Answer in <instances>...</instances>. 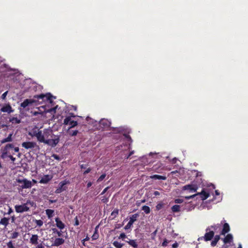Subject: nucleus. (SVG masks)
I'll use <instances>...</instances> for the list:
<instances>
[{"mask_svg":"<svg viewBox=\"0 0 248 248\" xmlns=\"http://www.w3.org/2000/svg\"><path fill=\"white\" fill-rule=\"evenodd\" d=\"M29 134L32 137H36L39 142L44 143L52 147H55L60 141L59 136H55V138L51 139V140H45L42 130L37 126L33 127Z\"/></svg>","mask_w":248,"mask_h":248,"instance_id":"1","label":"nucleus"},{"mask_svg":"<svg viewBox=\"0 0 248 248\" xmlns=\"http://www.w3.org/2000/svg\"><path fill=\"white\" fill-rule=\"evenodd\" d=\"M16 182L18 184H21L19 185V186L22 189L30 188L32 186L31 182L26 178L16 179Z\"/></svg>","mask_w":248,"mask_h":248,"instance_id":"2","label":"nucleus"},{"mask_svg":"<svg viewBox=\"0 0 248 248\" xmlns=\"http://www.w3.org/2000/svg\"><path fill=\"white\" fill-rule=\"evenodd\" d=\"M206 233L203 236L200 237L198 240H203L205 241H209L211 240L214 236L215 232L213 230H210V228H207L205 230Z\"/></svg>","mask_w":248,"mask_h":248,"instance_id":"3","label":"nucleus"},{"mask_svg":"<svg viewBox=\"0 0 248 248\" xmlns=\"http://www.w3.org/2000/svg\"><path fill=\"white\" fill-rule=\"evenodd\" d=\"M28 204H31L30 200L27 201L26 203L22 205H16L15 206L16 212L21 213L24 212H28L30 210V208L27 206Z\"/></svg>","mask_w":248,"mask_h":248,"instance_id":"4","label":"nucleus"},{"mask_svg":"<svg viewBox=\"0 0 248 248\" xmlns=\"http://www.w3.org/2000/svg\"><path fill=\"white\" fill-rule=\"evenodd\" d=\"M53 96L51 95V93H48L46 94H40L39 95H36L34 96V98H36L38 100L41 99L42 101H44L45 100L47 101H49L50 103L52 102V98ZM55 98V97H54Z\"/></svg>","mask_w":248,"mask_h":248,"instance_id":"5","label":"nucleus"},{"mask_svg":"<svg viewBox=\"0 0 248 248\" xmlns=\"http://www.w3.org/2000/svg\"><path fill=\"white\" fill-rule=\"evenodd\" d=\"M43 135L45 140H51V139H49V137H50L52 139L55 138V136L53 134V131L50 128H46L44 129L43 132Z\"/></svg>","mask_w":248,"mask_h":248,"instance_id":"6","label":"nucleus"},{"mask_svg":"<svg viewBox=\"0 0 248 248\" xmlns=\"http://www.w3.org/2000/svg\"><path fill=\"white\" fill-rule=\"evenodd\" d=\"M14 148V145L11 143L7 144L3 148H2V153L1 155V157L3 159L6 157L8 153V150L10 149H13Z\"/></svg>","mask_w":248,"mask_h":248,"instance_id":"7","label":"nucleus"},{"mask_svg":"<svg viewBox=\"0 0 248 248\" xmlns=\"http://www.w3.org/2000/svg\"><path fill=\"white\" fill-rule=\"evenodd\" d=\"M63 124L64 125H70L69 129L73 128L78 125L77 121L72 120L70 116H67L64 119Z\"/></svg>","mask_w":248,"mask_h":248,"instance_id":"8","label":"nucleus"},{"mask_svg":"<svg viewBox=\"0 0 248 248\" xmlns=\"http://www.w3.org/2000/svg\"><path fill=\"white\" fill-rule=\"evenodd\" d=\"M139 215L138 214H135L132 215V216L130 217V220L128 223L125 226L124 229L128 230L130 229L133 223L137 220V218L139 217Z\"/></svg>","mask_w":248,"mask_h":248,"instance_id":"9","label":"nucleus"},{"mask_svg":"<svg viewBox=\"0 0 248 248\" xmlns=\"http://www.w3.org/2000/svg\"><path fill=\"white\" fill-rule=\"evenodd\" d=\"M111 123L107 119H102L99 121L100 129L102 130L108 128L110 125Z\"/></svg>","mask_w":248,"mask_h":248,"instance_id":"10","label":"nucleus"},{"mask_svg":"<svg viewBox=\"0 0 248 248\" xmlns=\"http://www.w3.org/2000/svg\"><path fill=\"white\" fill-rule=\"evenodd\" d=\"M0 111L10 114L14 111V109L12 108L10 104H6L1 108Z\"/></svg>","mask_w":248,"mask_h":248,"instance_id":"11","label":"nucleus"},{"mask_svg":"<svg viewBox=\"0 0 248 248\" xmlns=\"http://www.w3.org/2000/svg\"><path fill=\"white\" fill-rule=\"evenodd\" d=\"M36 146L37 144L34 142L27 141L22 143V146L26 149L33 148Z\"/></svg>","mask_w":248,"mask_h":248,"instance_id":"12","label":"nucleus"},{"mask_svg":"<svg viewBox=\"0 0 248 248\" xmlns=\"http://www.w3.org/2000/svg\"><path fill=\"white\" fill-rule=\"evenodd\" d=\"M198 187L196 185L193 184H189L185 185L183 186V190H188L190 192H195L197 191Z\"/></svg>","mask_w":248,"mask_h":248,"instance_id":"13","label":"nucleus"},{"mask_svg":"<svg viewBox=\"0 0 248 248\" xmlns=\"http://www.w3.org/2000/svg\"><path fill=\"white\" fill-rule=\"evenodd\" d=\"M53 177L51 175H45L39 181V183L41 184H47L52 179Z\"/></svg>","mask_w":248,"mask_h":248,"instance_id":"14","label":"nucleus"},{"mask_svg":"<svg viewBox=\"0 0 248 248\" xmlns=\"http://www.w3.org/2000/svg\"><path fill=\"white\" fill-rule=\"evenodd\" d=\"M64 239L62 238H56L52 243V246L59 247L64 243Z\"/></svg>","mask_w":248,"mask_h":248,"instance_id":"15","label":"nucleus"},{"mask_svg":"<svg viewBox=\"0 0 248 248\" xmlns=\"http://www.w3.org/2000/svg\"><path fill=\"white\" fill-rule=\"evenodd\" d=\"M230 231V227L228 223H224L223 225V228L220 232V235H225Z\"/></svg>","mask_w":248,"mask_h":248,"instance_id":"16","label":"nucleus"},{"mask_svg":"<svg viewBox=\"0 0 248 248\" xmlns=\"http://www.w3.org/2000/svg\"><path fill=\"white\" fill-rule=\"evenodd\" d=\"M34 102H35V100L33 99H26L22 103H21L20 106L24 108L29 105L32 104Z\"/></svg>","mask_w":248,"mask_h":248,"instance_id":"17","label":"nucleus"},{"mask_svg":"<svg viewBox=\"0 0 248 248\" xmlns=\"http://www.w3.org/2000/svg\"><path fill=\"white\" fill-rule=\"evenodd\" d=\"M57 227L61 230L63 229L65 227L64 224L60 219L59 217L55 218Z\"/></svg>","mask_w":248,"mask_h":248,"instance_id":"18","label":"nucleus"},{"mask_svg":"<svg viewBox=\"0 0 248 248\" xmlns=\"http://www.w3.org/2000/svg\"><path fill=\"white\" fill-rule=\"evenodd\" d=\"M198 194H199L198 196H200L202 200L207 199L210 195L208 193L205 192L204 190H202L201 192L198 193Z\"/></svg>","mask_w":248,"mask_h":248,"instance_id":"19","label":"nucleus"},{"mask_svg":"<svg viewBox=\"0 0 248 248\" xmlns=\"http://www.w3.org/2000/svg\"><path fill=\"white\" fill-rule=\"evenodd\" d=\"M223 224L222 221L221 222L220 224H214L213 225L209 226L207 228H210V230H213V231H214L215 232H217V231L220 230L221 224Z\"/></svg>","mask_w":248,"mask_h":248,"instance_id":"20","label":"nucleus"},{"mask_svg":"<svg viewBox=\"0 0 248 248\" xmlns=\"http://www.w3.org/2000/svg\"><path fill=\"white\" fill-rule=\"evenodd\" d=\"M233 240L232 235L231 233L228 234L223 239V242L225 244L230 243Z\"/></svg>","mask_w":248,"mask_h":248,"instance_id":"21","label":"nucleus"},{"mask_svg":"<svg viewBox=\"0 0 248 248\" xmlns=\"http://www.w3.org/2000/svg\"><path fill=\"white\" fill-rule=\"evenodd\" d=\"M125 242L128 243L130 246L133 248H138V244L136 239H129L128 241H125Z\"/></svg>","mask_w":248,"mask_h":248,"instance_id":"22","label":"nucleus"},{"mask_svg":"<svg viewBox=\"0 0 248 248\" xmlns=\"http://www.w3.org/2000/svg\"><path fill=\"white\" fill-rule=\"evenodd\" d=\"M38 236L37 234L32 235L30 238V243L33 245H36L38 244Z\"/></svg>","mask_w":248,"mask_h":248,"instance_id":"23","label":"nucleus"},{"mask_svg":"<svg viewBox=\"0 0 248 248\" xmlns=\"http://www.w3.org/2000/svg\"><path fill=\"white\" fill-rule=\"evenodd\" d=\"M12 136H13V134L12 133L10 134L7 138L3 139L2 140H1L0 143L1 144H3L6 142L12 141V140H13Z\"/></svg>","mask_w":248,"mask_h":248,"instance_id":"24","label":"nucleus"},{"mask_svg":"<svg viewBox=\"0 0 248 248\" xmlns=\"http://www.w3.org/2000/svg\"><path fill=\"white\" fill-rule=\"evenodd\" d=\"M150 178L152 179H155V180L158 179V180H165L167 179V177L165 176H162V175H157V174H155V175H152L150 176Z\"/></svg>","mask_w":248,"mask_h":248,"instance_id":"25","label":"nucleus"},{"mask_svg":"<svg viewBox=\"0 0 248 248\" xmlns=\"http://www.w3.org/2000/svg\"><path fill=\"white\" fill-rule=\"evenodd\" d=\"M220 239V235H216L214 237V240L211 242V245L212 247H215Z\"/></svg>","mask_w":248,"mask_h":248,"instance_id":"26","label":"nucleus"},{"mask_svg":"<svg viewBox=\"0 0 248 248\" xmlns=\"http://www.w3.org/2000/svg\"><path fill=\"white\" fill-rule=\"evenodd\" d=\"M9 218L3 217L0 220V224L4 225L6 227L9 224Z\"/></svg>","mask_w":248,"mask_h":248,"instance_id":"27","label":"nucleus"},{"mask_svg":"<svg viewBox=\"0 0 248 248\" xmlns=\"http://www.w3.org/2000/svg\"><path fill=\"white\" fill-rule=\"evenodd\" d=\"M54 212V210L52 209H46V213L48 218H50L53 216Z\"/></svg>","mask_w":248,"mask_h":248,"instance_id":"28","label":"nucleus"},{"mask_svg":"<svg viewBox=\"0 0 248 248\" xmlns=\"http://www.w3.org/2000/svg\"><path fill=\"white\" fill-rule=\"evenodd\" d=\"M9 121L12 124H18L21 123V120L17 117H12L10 119Z\"/></svg>","mask_w":248,"mask_h":248,"instance_id":"29","label":"nucleus"},{"mask_svg":"<svg viewBox=\"0 0 248 248\" xmlns=\"http://www.w3.org/2000/svg\"><path fill=\"white\" fill-rule=\"evenodd\" d=\"M113 245L116 248H122V247L124 246V244L123 243H120L119 242L117 241H115L112 243Z\"/></svg>","mask_w":248,"mask_h":248,"instance_id":"30","label":"nucleus"},{"mask_svg":"<svg viewBox=\"0 0 248 248\" xmlns=\"http://www.w3.org/2000/svg\"><path fill=\"white\" fill-rule=\"evenodd\" d=\"M171 210L173 212H178L180 211V206L179 205H174L172 206Z\"/></svg>","mask_w":248,"mask_h":248,"instance_id":"31","label":"nucleus"},{"mask_svg":"<svg viewBox=\"0 0 248 248\" xmlns=\"http://www.w3.org/2000/svg\"><path fill=\"white\" fill-rule=\"evenodd\" d=\"M142 210H143L146 214H149L151 212L150 207L147 205L143 206L142 207Z\"/></svg>","mask_w":248,"mask_h":248,"instance_id":"32","label":"nucleus"},{"mask_svg":"<svg viewBox=\"0 0 248 248\" xmlns=\"http://www.w3.org/2000/svg\"><path fill=\"white\" fill-rule=\"evenodd\" d=\"M119 213V210L118 209H114L111 213V215L113 217V218L116 217Z\"/></svg>","mask_w":248,"mask_h":248,"instance_id":"33","label":"nucleus"},{"mask_svg":"<svg viewBox=\"0 0 248 248\" xmlns=\"http://www.w3.org/2000/svg\"><path fill=\"white\" fill-rule=\"evenodd\" d=\"M19 235V233L17 232H14L11 234V238L12 239H16Z\"/></svg>","mask_w":248,"mask_h":248,"instance_id":"34","label":"nucleus"},{"mask_svg":"<svg viewBox=\"0 0 248 248\" xmlns=\"http://www.w3.org/2000/svg\"><path fill=\"white\" fill-rule=\"evenodd\" d=\"M34 222L37 224V225L39 227L42 226L43 224V221L41 219H39V220L36 219V220H35Z\"/></svg>","mask_w":248,"mask_h":248,"instance_id":"35","label":"nucleus"},{"mask_svg":"<svg viewBox=\"0 0 248 248\" xmlns=\"http://www.w3.org/2000/svg\"><path fill=\"white\" fill-rule=\"evenodd\" d=\"M7 248H16L12 241H10L7 243Z\"/></svg>","mask_w":248,"mask_h":248,"instance_id":"36","label":"nucleus"},{"mask_svg":"<svg viewBox=\"0 0 248 248\" xmlns=\"http://www.w3.org/2000/svg\"><path fill=\"white\" fill-rule=\"evenodd\" d=\"M106 174L105 173L102 174L97 179V182H100L102 181L106 177Z\"/></svg>","mask_w":248,"mask_h":248,"instance_id":"37","label":"nucleus"},{"mask_svg":"<svg viewBox=\"0 0 248 248\" xmlns=\"http://www.w3.org/2000/svg\"><path fill=\"white\" fill-rule=\"evenodd\" d=\"M164 204L163 203H159L156 205V209L157 210H160L163 206Z\"/></svg>","mask_w":248,"mask_h":248,"instance_id":"38","label":"nucleus"},{"mask_svg":"<svg viewBox=\"0 0 248 248\" xmlns=\"http://www.w3.org/2000/svg\"><path fill=\"white\" fill-rule=\"evenodd\" d=\"M78 133V130H74V131H70L69 132V134L71 136H76Z\"/></svg>","mask_w":248,"mask_h":248,"instance_id":"39","label":"nucleus"},{"mask_svg":"<svg viewBox=\"0 0 248 248\" xmlns=\"http://www.w3.org/2000/svg\"><path fill=\"white\" fill-rule=\"evenodd\" d=\"M53 231V232H56L57 234H58V236L60 237L62 236V232L61 231H58L56 229H52Z\"/></svg>","mask_w":248,"mask_h":248,"instance_id":"40","label":"nucleus"},{"mask_svg":"<svg viewBox=\"0 0 248 248\" xmlns=\"http://www.w3.org/2000/svg\"><path fill=\"white\" fill-rule=\"evenodd\" d=\"M66 184V183L65 182V181H62L60 183L59 185V187L61 188V189H64L63 188V186L64 185H65Z\"/></svg>","mask_w":248,"mask_h":248,"instance_id":"41","label":"nucleus"},{"mask_svg":"<svg viewBox=\"0 0 248 248\" xmlns=\"http://www.w3.org/2000/svg\"><path fill=\"white\" fill-rule=\"evenodd\" d=\"M74 220H75L74 226H78V225H79V220H78V217L77 216H76L75 217Z\"/></svg>","mask_w":248,"mask_h":248,"instance_id":"42","label":"nucleus"},{"mask_svg":"<svg viewBox=\"0 0 248 248\" xmlns=\"http://www.w3.org/2000/svg\"><path fill=\"white\" fill-rule=\"evenodd\" d=\"M199 195V194L196 193L195 194H194V195H191V196H186L185 197V198L187 200H189V199H192V198H194L195 197L198 196Z\"/></svg>","mask_w":248,"mask_h":248,"instance_id":"43","label":"nucleus"},{"mask_svg":"<svg viewBox=\"0 0 248 248\" xmlns=\"http://www.w3.org/2000/svg\"><path fill=\"white\" fill-rule=\"evenodd\" d=\"M126 237V236L124 232H122L119 235V239H122L123 240H124Z\"/></svg>","mask_w":248,"mask_h":248,"instance_id":"44","label":"nucleus"},{"mask_svg":"<svg viewBox=\"0 0 248 248\" xmlns=\"http://www.w3.org/2000/svg\"><path fill=\"white\" fill-rule=\"evenodd\" d=\"M184 200L182 199H176L175 200L174 202L176 203H181Z\"/></svg>","mask_w":248,"mask_h":248,"instance_id":"45","label":"nucleus"},{"mask_svg":"<svg viewBox=\"0 0 248 248\" xmlns=\"http://www.w3.org/2000/svg\"><path fill=\"white\" fill-rule=\"evenodd\" d=\"M65 189H61L60 188H57L56 191H55V193H57V194H59L60 193H61L62 191L65 190Z\"/></svg>","mask_w":248,"mask_h":248,"instance_id":"46","label":"nucleus"},{"mask_svg":"<svg viewBox=\"0 0 248 248\" xmlns=\"http://www.w3.org/2000/svg\"><path fill=\"white\" fill-rule=\"evenodd\" d=\"M169 242L167 241V239H165L163 243H162V246L163 247H166L168 244Z\"/></svg>","mask_w":248,"mask_h":248,"instance_id":"47","label":"nucleus"},{"mask_svg":"<svg viewBox=\"0 0 248 248\" xmlns=\"http://www.w3.org/2000/svg\"><path fill=\"white\" fill-rule=\"evenodd\" d=\"M7 93H8V91H6L5 92H4L1 96V99H4L5 98H6V96L7 94Z\"/></svg>","mask_w":248,"mask_h":248,"instance_id":"48","label":"nucleus"},{"mask_svg":"<svg viewBox=\"0 0 248 248\" xmlns=\"http://www.w3.org/2000/svg\"><path fill=\"white\" fill-rule=\"evenodd\" d=\"M134 153V151H131L130 152L129 154L126 156V158H129Z\"/></svg>","mask_w":248,"mask_h":248,"instance_id":"49","label":"nucleus"},{"mask_svg":"<svg viewBox=\"0 0 248 248\" xmlns=\"http://www.w3.org/2000/svg\"><path fill=\"white\" fill-rule=\"evenodd\" d=\"M92 169L90 168H88L86 170L84 171L83 172V174H86L89 173L91 171Z\"/></svg>","mask_w":248,"mask_h":248,"instance_id":"50","label":"nucleus"},{"mask_svg":"<svg viewBox=\"0 0 248 248\" xmlns=\"http://www.w3.org/2000/svg\"><path fill=\"white\" fill-rule=\"evenodd\" d=\"M88 166V164H81L80 165V167L81 169H85Z\"/></svg>","mask_w":248,"mask_h":248,"instance_id":"51","label":"nucleus"},{"mask_svg":"<svg viewBox=\"0 0 248 248\" xmlns=\"http://www.w3.org/2000/svg\"><path fill=\"white\" fill-rule=\"evenodd\" d=\"M124 136L125 137V138L128 140L132 141V139L130 137V136L129 135L124 134Z\"/></svg>","mask_w":248,"mask_h":248,"instance_id":"52","label":"nucleus"},{"mask_svg":"<svg viewBox=\"0 0 248 248\" xmlns=\"http://www.w3.org/2000/svg\"><path fill=\"white\" fill-rule=\"evenodd\" d=\"M52 157L55 158V159H57V160H59L60 159V157L59 156V155H56V154H53L52 155Z\"/></svg>","mask_w":248,"mask_h":248,"instance_id":"53","label":"nucleus"},{"mask_svg":"<svg viewBox=\"0 0 248 248\" xmlns=\"http://www.w3.org/2000/svg\"><path fill=\"white\" fill-rule=\"evenodd\" d=\"M109 188V187H106L103 190V191L102 192V193H101V195H103L104 194H105L107 191L108 190V189Z\"/></svg>","mask_w":248,"mask_h":248,"instance_id":"54","label":"nucleus"},{"mask_svg":"<svg viewBox=\"0 0 248 248\" xmlns=\"http://www.w3.org/2000/svg\"><path fill=\"white\" fill-rule=\"evenodd\" d=\"M8 157L11 159V160L13 161V162H14L16 160V158L15 157H14L12 155H10L8 156Z\"/></svg>","mask_w":248,"mask_h":248,"instance_id":"55","label":"nucleus"},{"mask_svg":"<svg viewBox=\"0 0 248 248\" xmlns=\"http://www.w3.org/2000/svg\"><path fill=\"white\" fill-rule=\"evenodd\" d=\"M154 195L155 196H159L160 195V193L159 192L157 191H155L154 192Z\"/></svg>","mask_w":248,"mask_h":248,"instance_id":"56","label":"nucleus"},{"mask_svg":"<svg viewBox=\"0 0 248 248\" xmlns=\"http://www.w3.org/2000/svg\"><path fill=\"white\" fill-rule=\"evenodd\" d=\"M178 246V244L177 243L175 242L172 245L173 248H176Z\"/></svg>","mask_w":248,"mask_h":248,"instance_id":"57","label":"nucleus"},{"mask_svg":"<svg viewBox=\"0 0 248 248\" xmlns=\"http://www.w3.org/2000/svg\"><path fill=\"white\" fill-rule=\"evenodd\" d=\"M57 107H58V106H56V107H54V108H51L49 110V111H53L55 112L56 111V109L57 108Z\"/></svg>","mask_w":248,"mask_h":248,"instance_id":"58","label":"nucleus"},{"mask_svg":"<svg viewBox=\"0 0 248 248\" xmlns=\"http://www.w3.org/2000/svg\"><path fill=\"white\" fill-rule=\"evenodd\" d=\"M92 184H93L91 182H89L87 185V188H89L90 187H91L92 186Z\"/></svg>","mask_w":248,"mask_h":248,"instance_id":"59","label":"nucleus"},{"mask_svg":"<svg viewBox=\"0 0 248 248\" xmlns=\"http://www.w3.org/2000/svg\"><path fill=\"white\" fill-rule=\"evenodd\" d=\"M102 201L103 202V203H106L108 202V199L104 198L103 199H102Z\"/></svg>","mask_w":248,"mask_h":248,"instance_id":"60","label":"nucleus"},{"mask_svg":"<svg viewBox=\"0 0 248 248\" xmlns=\"http://www.w3.org/2000/svg\"><path fill=\"white\" fill-rule=\"evenodd\" d=\"M14 149V151L15 152H19V148L17 147L13 148Z\"/></svg>","mask_w":248,"mask_h":248,"instance_id":"61","label":"nucleus"},{"mask_svg":"<svg viewBox=\"0 0 248 248\" xmlns=\"http://www.w3.org/2000/svg\"><path fill=\"white\" fill-rule=\"evenodd\" d=\"M36 248H44V247L41 244L38 245Z\"/></svg>","mask_w":248,"mask_h":248,"instance_id":"62","label":"nucleus"},{"mask_svg":"<svg viewBox=\"0 0 248 248\" xmlns=\"http://www.w3.org/2000/svg\"><path fill=\"white\" fill-rule=\"evenodd\" d=\"M57 201L56 200H49V202L50 203H54V202H56Z\"/></svg>","mask_w":248,"mask_h":248,"instance_id":"63","label":"nucleus"},{"mask_svg":"<svg viewBox=\"0 0 248 248\" xmlns=\"http://www.w3.org/2000/svg\"><path fill=\"white\" fill-rule=\"evenodd\" d=\"M12 212L13 210L11 208H9L8 214H10Z\"/></svg>","mask_w":248,"mask_h":248,"instance_id":"64","label":"nucleus"}]
</instances>
